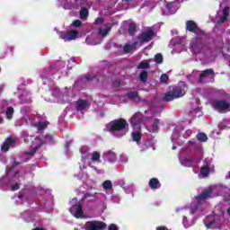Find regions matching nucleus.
<instances>
[{"mask_svg": "<svg viewBox=\"0 0 230 230\" xmlns=\"http://www.w3.org/2000/svg\"><path fill=\"white\" fill-rule=\"evenodd\" d=\"M186 31H190V33H195L197 37L195 40L190 43V47L192 49H197V47L200 46L202 44V38L204 35H206V32L199 27L197 22L192 20H188L185 23Z\"/></svg>", "mask_w": 230, "mask_h": 230, "instance_id": "nucleus-1", "label": "nucleus"}, {"mask_svg": "<svg viewBox=\"0 0 230 230\" xmlns=\"http://www.w3.org/2000/svg\"><path fill=\"white\" fill-rule=\"evenodd\" d=\"M127 127H128V122L123 118L111 120L106 125L108 132H121L125 130Z\"/></svg>", "mask_w": 230, "mask_h": 230, "instance_id": "nucleus-2", "label": "nucleus"}, {"mask_svg": "<svg viewBox=\"0 0 230 230\" xmlns=\"http://www.w3.org/2000/svg\"><path fill=\"white\" fill-rule=\"evenodd\" d=\"M186 92L180 86L173 87L172 90L166 92L163 97V102H173L177 98H182Z\"/></svg>", "mask_w": 230, "mask_h": 230, "instance_id": "nucleus-3", "label": "nucleus"}, {"mask_svg": "<svg viewBox=\"0 0 230 230\" xmlns=\"http://www.w3.org/2000/svg\"><path fill=\"white\" fill-rule=\"evenodd\" d=\"M154 37H155V31L154 29H148L147 31H144L137 36V42H138L139 46H143V44H148V42L154 40Z\"/></svg>", "mask_w": 230, "mask_h": 230, "instance_id": "nucleus-4", "label": "nucleus"}, {"mask_svg": "<svg viewBox=\"0 0 230 230\" xmlns=\"http://www.w3.org/2000/svg\"><path fill=\"white\" fill-rule=\"evenodd\" d=\"M87 230H101L107 227V224L102 221H88L86 222Z\"/></svg>", "mask_w": 230, "mask_h": 230, "instance_id": "nucleus-5", "label": "nucleus"}, {"mask_svg": "<svg viewBox=\"0 0 230 230\" xmlns=\"http://www.w3.org/2000/svg\"><path fill=\"white\" fill-rule=\"evenodd\" d=\"M78 37L77 31L70 30L68 31H62L60 33V39H63L65 42H67L69 40H75Z\"/></svg>", "mask_w": 230, "mask_h": 230, "instance_id": "nucleus-6", "label": "nucleus"}, {"mask_svg": "<svg viewBox=\"0 0 230 230\" xmlns=\"http://www.w3.org/2000/svg\"><path fill=\"white\" fill-rule=\"evenodd\" d=\"M213 107L216 111H227L230 107V103L226 100L215 101Z\"/></svg>", "mask_w": 230, "mask_h": 230, "instance_id": "nucleus-7", "label": "nucleus"}, {"mask_svg": "<svg viewBox=\"0 0 230 230\" xmlns=\"http://www.w3.org/2000/svg\"><path fill=\"white\" fill-rule=\"evenodd\" d=\"M141 121H143V113L138 111L131 117L130 125L131 127L137 128L141 125Z\"/></svg>", "mask_w": 230, "mask_h": 230, "instance_id": "nucleus-8", "label": "nucleus"}, {"mask_svg": "<svg viewBox=\"0 0 230 230\" xmlns=\"http://www.w3.org/2000/svg\"><path fill=\"white\" fill-rule=\"evenodd\" d=\"M203 164H204V166L200 168L199 173H201L203 177H208L211 172V169L209 168V165L211 164V163H209L208 159H205L203 161Z\"/></svg>", "mask_w": 230, "mask_h": 230, "instance_id": "nucleus-9", "label": "nucleus"}, {"mask_svg": "<svg viewBox=\"0 0 230 230\" xmlns=\"http://www.w3.org/2000/svg\"><path fill=\"white\" fill-rule=\"evenodd\" d=\"M112 23H106L104 25V28H99L98 33L99 35H102V37H107L109 35V31L112 30Z\"/></svg>", "mask_w": 230, "mask_h": 230, "instance_id": "nucleus-10", "label": "nucleus"}, {"mask_svg": "<svg viewBox=\"0 0 230 230\" xmlns=\"http://www.w3.org/2000/svg\"><path fill=\"white\" fill-rule=\"evenodd\" d=\"M149 188L151 190H159V188H161V182L159 181V179L151 178L149 180Z\"/></svg>", "mask_w": 230, "mask_h": 230, "instance_id": "nucleus-11", "label": "nucleus"}, {"mask_svg": "<svg viewBox=\"0 0 230 230\" xmlns=\"http://www.w3.org/2000/svg\"><path fill=\"white\" fill-rule=\"evenodd\" d=\"M103 157L109 163H115L116 161V153L112 151H108L106 154L103 155Z\"/></svg>", "mask_w": 230, "mask_h": 230, "instance_id": "nucleus-12", "label": "nucleus"}, {"mask_svg": "<svg viewBox=\"0 0 230 230\" xmlns=\"http://www.w3.org/2000/svg\"><path fill=\"white\" fill-rule=\"evenodd\" d=\"M136 46H139V42L134 41L132 44H125L123 47L124 53H130V51H132Z\"/></svg>", "mask_w": 230, "mask_h": 230, "instance_id": "nucleus-13", "label": "nucleus"}, {"mask_svg": "<svg viewBox=\"0 0 230 230\" xmlns=\"http://www.w3.org/2000/svg\"><path fill=\"white\" fill-rule=\"evenodd\" d=\"M209 75H215V71L213 70V68H208L202 71L199 75V80H204V78Z\"/></svg>", "mask_w": 230, "mask_h": 230, "instance_id": "nucleus-14", "label": "nucleus"}, {"mask_svg": "<svg viewBox=\"0 0 230 230\" xmlns=\"http://www.w3.org/2000/svg\"><path fill=\"white\" fill-rule=\"evenodd\" d=\"M87 107H89V102L82 99L77 101V111H84Z\"/></svg>", "mask_w": 230, "mask_h": 230, "instance_id": "nucleus-15", "label": "nucleus"}, {"mask_svg": "<svg viewBox=\"0 0 230 230\" xmlns=\"http://www.w3.org/2000/svg\"><path fill=\"white\" fill-rule=\"evenodd\" d=\"M211 193H213V189L208 188L199 195V199L200 200H206V199H209Z\"/></svg>", "mask_w": 230, "mask_h": 230, "instance_id": "nucleus-16", "label": "nucleus"}, {"mask_svg": "<svg viewBox=\"0 0 230 230\" xmlns=\"http://www.w3.org/2000/svg\"><path fill=\"white\" fill-rule=\"evenodd\" d=\"M128 35L130 37H134V35H136V33L137 31V25L134 22H130L128 24Z\"/></svg>", "mask_w": 230, "mask_h": 230, "instance_id": "nucleus-17", "label": "nucleus"}, {"mask_svg": "<svg viewBox=\"0 0 230 230\" xmlns=\"http://www.w3.org/2000/svg\"><path fill=\"white\" fill-rule=\"evenodd\" d=\"M131 137L133 141L139 145V143L141 142V137H143V134L140 131H136L131 133Z\"/></svg>", "mask_w": 230, "mask_h": 230, "instance_id": "nucleus-18", "label": "nucleus"}, {"mask_svg": "<svg viewBox=\"0 0 230 230\" xmlns=\"http://www.w3.org/2000/svg\"><path fill=\"white\" fill-rule=\"evenodd\" d=\"M79 16L82 21H86L87 17H89V10L85 7L81 8L79 12Z\"/></svg>", "mask_w": 230, "mask_h": 230, "instance_id": "nucleus-19", "label": "nucleus"}, {"mask_svg": "<svg viewBox=\"0 0 230 230\" xmlns=\"http://www.w3.org/2000/svg\"><path fill=\"white\" fill-rule=\"evenodd\" d=\"M73 208L75 210V218H80L82 215H84V211L82 210V205L80 204H75Z\"/></svg>", "mask_w": 230, "mask_h": 230, "instance_id": "nucleus-20", "label": "nucleus"}, {"mask_svg": "<svg viewBox=\"0 0 230 230\" xmlns=\"http://www.w3.org/2000/svg\"><path fill=\"white\" fill-rule=\"evenodd\" d=\"M196 137L200 143H206L208 141V135L206 133H198Z\"/></svg>", "mask_w": 230, "mask_h": 230, "instance_id": "nucleus-21", "label": "nucleus"}, {"mask_svg": "<svg viewBox=\"0 0 230 230\" xmlns=\"http://www.w3.org/2000/svg\"><path fill=\"white\" fill-rule=\"evenodd\" d=\"M139 80L140 82H143V84H146V80H148V72L142 71L139 75Z\"/></svg>", "mask_w": 230, "mask_h": 230, "instance_id": "nucleus-22", "label": "nucleus"}, {"mask_svg": "<svg viewBox=\"0 0 230 230\" xmlns=\"http://www.w3.org/2000/svg\"><path fill=\"white\" fill-rule=\"evenodd\" d=\"M137 69H150V62H140L137 66Z\"/></svg>", "mask_w": 230, "mask_h": 230, "instance_id": "nucleus-23", "label": "nucleus"}, {"mask_svg": "<svg viewBox=\"0 0 230 230\" xmlns=\"http://www.w3.org/2000/svg\"><path fill=\"white\" fill-rule=\"evenodd\" d=\"M13 107H8L5 112V116L7 119H12L13 118Z\"/></svg>", "mask_w": 230, "mask_h": 230, "instance_id": "nucleus-24", "label": "nucleus"}, {"mask_svg": "<svg viewBox=\"0 0 230 230\" xmlns=\"http://www.w3.org/2000/svg\"><path fill=\"white\" fill-rule=\"evenodd\" d=\"M159 123H160L159 119H155L154 123L152 125V130L154 132H158L159 131Z\"/></svg>", "mask_w": 230, "mask_h": 230, "instance_id": "nucleus-25", "label": "nucleus"}, {"mask_svg": "<svg viewBox=\"0 0 230 230\" xmlns=\"http://www.w3.org/2000/svg\"><path fill=\"white\" fill-rule=\"evenodd\" d=\"M137 96H139V93L137 92H129L127 93V98H128V100H136Z\"/></svg>", "mask_w": 230, "mask_h": 230, "instance_id": "nucleus-26", "label": "nucleus"}, {"mask_svg": "<svg viewBox=\"0 0 230 230\" xmlns=\"http://www.w3.org/2000/svg\"><path fill=\"white\" fill-rule=\"evenodd\" d=\"M102 188H104L105 190H112V181L106 180L102 183Z\"/></svg>", "mask_w": 230, "mask_h": 230, "instance_id": "nucleus-27", "label": "nucleus"}, {"mask_svg": "<svg viewBox=\"0 0 230 230\" xmlns=\"http://www.w3.org/2000/svg\"><path fill=\"white\" fill-rule=\"evenodd\" d=\"M163 54L158 53L155 56V64H163Z\"/></svg>", "mask_w": 230, "mask_h": 230, "instance_id": "nucleus-28", "label": "nucleus"}, {"mask_svg": "<svg viewBox=\"0 0 230 230\" xmlns=\"http://www.w3.org/2000/svg\"><path fill=\"white\" fill-rule=\"evenodd\" d=\"M21 164H22L20 162H13L12 166L7 169V173H10V172H13V169L17 168V166H21Z\"/></svg>", "mask_w": 230, "mask_h": 230, "instance_id": "nucleus-29", "label": "nucleus"}, {"mask_svg": "<svg viewBox=\"0 0 230 230\" xmlns=\"http://www.w3.org/2000/svg\"><path fill=\"white\" fill-rule=\"evenodd\" d=\"M38 130H45V128H48V123L46 122H39L36 125Z\"/></svg>", "mask_w": 230, "mask_h": 230, "instance_id": "nucleus-30", "label": "nucleus"}, {"mask_svg": "<svg viewBox=\"0 0 230 230\" xmlns=\"http://www.w3.org/2000/svg\"><path fill=\"white\" fill-rule=\"evenodd\" d=\"M168 80H170V77L166 74H163L160 77V82L162 84H168Z\"/></svg>", "mask_w": 230, "mask_h": 230, "instance_id": "nucleus-31", "label": "nucleus"}, {"mask_svg": "<svg viewBox=\"0 0 230 230\" xmlns=\"http://www.w3.org/2000/svg\"><path fill=\"white\" fill-rule=\"evenodd\" d=\"M100 157H101V155H100V153H98V152H93L92 154V161H93V162L100 161Z\"/></svg>", "mask_w": 230, "mask_h": 230, "instance_id": "nucleus-32", "label": "nucleus"}, {"mask_svg": "<svg viewBox=\"0 0 230 230\" xmlns=\"http://www.w3.org/2000/svg\"><path fill=\"white\" fill-rule=\"evenodd\" d=\"M35 140H39L40 141V144L34 147L35 150H39L43 145H46V143L42 142V140H40V137H36Z\"/></svg>", "mask_w": 230, "mask_h": 230, "instance_id": "nucleus-33", "label": "nucleus"}, {"mask_svg": "<svg viewBox=\"0 0 230 230\" xmlns=\"http://www.w3.org/2000/svg\"><path fill=\"white\" fill-rule=\"evenodd\" d=\"M71 62L74 64V66H76V63L75 61V58H71L70 60H68L67 69H73V65H71Z\"/></svg>", "mask_w": 230, "mask_h": 230, "instance_id": "nucleus-34", "label": "nucleus"}, {"mask_svg": "<svg viewBox=\"0 0 230 230\" xmlns=\"http://www.w3.org/2000/svg\"><path fill=\"white\" fill-rule=\"evenodd\" d=\"M1 150L2 152H8V150H10V146L4 142L1 146Z\"/></svg>", "mask_w": 230, "mask_h": 230, "instance_id": "nucleus-35", "label": "nucleus"}, {"mask_svg": "<svg viewBox=\"0 0 230 230\" xmlns=\"http://www.w3.org/2000/svg\"><path fill=\"white\" fill-rule=\"evenodd\" d=\"M229 11H230L229 6L225 7L223 9V16L229 17Z\"/></svg>", "mask_w": 230, "mask_h": 230, "instance_id": "nucleus-36", "label": "nucleus"}, {"mask_svg": "<svg viewBox=\"0 0 230 230\" xmlns=\"http://www.w3.org/2000/svg\"><path fill=\"white\" fill-rule=\"evenodd\" d=\"M21 186L19 185V183H14L11 186V190L12 191H17V190H20Z\"/></svg>", "mask_w": 230, "mask_h": 230, "instance_id": "nucleus-37", "label": "nucleus"}, {"mask_svg": "<svg viewBox=\"0 0 230 230\" xmlns=\"http://www.w3.org/2000/svg\"><path fill=\"white\" fill-rule=\"evenodd\" d=\"M73 26H75V28H80V26H82V21H80V20L74 21Z\"/></svg>", "mask_w": 230, "mask_h": 230, "instance_id": "nucleus-38", "label": "nucleus"}, {"mask_svg": "<svg viewBox=\"0 0 230 230\" xmlns=\"http://www.w3.org/2000/svg\"><path fill=\"white\" fill-rule=\"evenodd\" d=\"M4 143L10 146L11 145L13 144V139L12 137H7Z\"/></svg>", "mask_w": 230, "mask_h": 230, "instance_id": "nucleus-39", "label": "nucleus"}, {"mask_svg": "<svg viewBox=\"0 0 230 230\" xmlns=\"http://www.w3.org/2000/svg\"><path fill=\"white\" fill-rule=\"evenodd\" d=\"M103 21H104L103 18L98 17L95 19L94 24H103Z\"/></svg>", "mask_w": 230, "mask_h": 230, "instance_id": "nucleus-40", "label": "nucleus"}, {"mask_svg": "<svg viewBox=\"0 0 230 230\" xmlns=\"http://www.w3.org/2000/svg\"><path fill=\"white\" fill-rule=\"evenodd\" d=\"M227 21V16L222 15V17L218 20L217 23L218 24H223V22Z\"/></svg>", "mask_w": 230, "mask_h": 230, "instance_id": "nucleus-41", "label": "nucleus"}, {"mask_svg": "<svg viewBox=\"0 0 230 230\" xmlns=\"http://www.w3.org/2000/svg\"><path fill=\"white\" fill-rule=\"evenodd\" d=\"M94 76L93 75H85L84 76V80H86V82H93V80H94Z\"/></svg>", "mask_w": 230, "mask_h": 230, "instance_id": "nucleus-42", "label": "nucleus"}, {"mask_svg": "<svg viewBox=\"0 0 230 230\" xmlns=\"http://www.w3.org/2000/svg\"><path fill=\"white\" fill-rule=\"evenodd\" d=\"M108 230H118V226L114 225V224H111L109 226Z\"/></svg>", "mask_w": 230, "mask_h": 230, "instance_id": "nucleus-43", "label": "nucleus"}, {"mask_svg": "<svg viewBox=\"0 0 230 230\" xmlns=\"http://www.w3.org/2000/svg\"><path fill=\"white\" fill-rule=\"evenodd\" d=\"M119 85H121V82L120 81H114L113 82V86L114 87H119Z\"/></svg>", "mask_w": 230, "mask_h": 230, "instance_id": "nucleus-44", "label": "nucleus"}, {"mask_svg": "<svg viewBox=\"0 0 230 230\" xmlns=\"http://www.w3.org/2000/svg\"><path fill=\"white\" fill-rule=\"evenodd\" d=\"M156 230H169L168 227L164 226H157Z\"/></svg>", "mask_w": 230, "mask_h": 230, "instance_id": "nucleus-45", "label": "nucleus"}, {"mask_svg": "<svg viewBox=\"0 0 230 230\" xmlns=\"http://www.w3.org/2000/svg\"><path fill=\"white\" fill-rule=\"evenodd\" d=\"M45 138L49 139V141H53V136H51V135H46Z\"/></svg>", "mask_w": 230, "mask_h": 230, "instance_id": "nucleus-46", "label": "nucleus"}, {"mask_svg": "<svg viewBox=\"0 0 230 230\" xmlns=\"http://www.w3.org/2000/svg\"><path fill=\"white\" fill-rule=\"evenodd\" d=\"M189 145H190L191 146H195V141L190 140Z\"/></svg>", "mask_w": 230, "mask_h": 230, "instance_id": "nucleus-47", "label": "nucleus"}, {"mask_svg": "<svg viewBox=\"0 0 230 230\" xmlns=\"http://www.w3.org/2000/svg\"><path fill=\"white\" fill-rule=\"evenodd\" d=\"M193 162V160H191L190 158H186L185 159V163H192Z\"/></svg>", "mask_w": 230, "mask_h": 230, "instance_id": "nucleus-48", "label": "nucleus"}, {"mask_svg": "<svg viewBox=\"0 0 230 230\" xmlns=\"http://www.w3.org/2000/svg\"><path fill=\"white\" fill-rule=\"evenodd\" d=\"M35 155V151L27 153V155Z\"/></svg>", "mask_w": 230, "mask_h": 230, "instance_id": "nucleus-49", "label": "nucleus"}, {"mask_svg": "<svg viewBox=\"0 0 230 230\" xmlns=\"http://www.w3.org/2000/svg\"><path fill=\"white\" fill-rule=\"evenodd\" d=\"M182 222H183V224H184V223H186V222H188V217H183V220H182Z\"/></svg>", "mask_w": 230, "mask_h": 230, "instance_id": "nucleus-50", "label": "nucleus"}, {"mask_svg": "<svg viewBox=\"0 0 230 230\" xmlns=\"http://www.w3.org/2000/svg\"><path fill=\"white\" fill-rule=\"evenodd\" d=\"M19 175V171L14 172L13 177H17Z\"/></svg>", "mask_w": 230, "mask_h": 230, "instance_id": "nucleus-51", "label": "nucleus"}, {"mask_svg": "<svg viewBox=\"0 0 230 230\" xmlns=\"http://www.w3.org/2000/svg\"><path fill=\"white\" fill-rule=\"evenodd\" d=\"M126 1V3H130V1H134V0H124Z\"/></svg>", "mask_w": 230, "mask_h": 230, "instance_id": "nucleus-52", "label": "nucleus"}, {"mask_svg": "<svg viewBox=\"0 0 230 230\" xmlns=\"http://www.w3.org/2000/svg\"><path fill=\"white\" fill-rule=\"evenodd\" d=\"M4 119L0 117V123H3Z\"/></svg>", "mask_w": 230, "mask_h": 230, "instance_id": "nucleus-53", "label": "nucleus"}, {"mask_svg": "<svg viewBox=\"0 0 230 230\" xmlns=\"http://www.w3.org/2000/svg\"><path fill=\"white\" fill-rule=\"evenodd\" d=\"M170 6H172V4H167V8H170Z\"/></svg>", "mask_w": 230, "mask_h": 230, "instance_id": "nucleus-54", "label": "nucleus"}, {"mask_svg": "<svg viewBox=\"0 0 230 230\" xmlns=\"http://www.w3.org/2000/svg\"><path fill=\"white\" fill-rule=\"evenodd\" d=\"M18 199H22V196H21V195H20V196H18Z\"/></svg>", "mask_w": 230, "mask_h": 230, "instance_id": "nucleus-55", "label": "nucleus"}, {"mask_svg": "<svg viewBox=\"0 0 230 230\" xmlns=\"http://www.w3.org/2000/svg\"><path fill=\"white\" fill-rule=\"evenodd\" d=\"M147 112H148V111L146 110V111H145V114H147Z\"/></svg>", "mask_w": 230, "mask_h": 230, "instance_id": "nucleus-56", "label": "nucleus"}, {"mask_svg": "<svg viewBox=\"0 0 230 230\" xmlns=\"http://www.w3.org/2000/svg\"><path fill=\"white\" fill-rule=\"evenodd\" d=\"M175 148H177L176 146H172V150H175Z\"/></svg>", "mask_w": 230, "mask_h": 230, "instance_id": "nucleus-57", "label": "nucleus"}]
</instances>
